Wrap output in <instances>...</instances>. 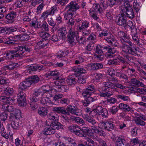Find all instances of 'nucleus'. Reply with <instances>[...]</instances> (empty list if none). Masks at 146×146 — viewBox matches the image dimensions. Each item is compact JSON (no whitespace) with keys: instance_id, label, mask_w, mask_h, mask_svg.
Returning <instances> with one entry per match:
<instances>
[{"instance_id":"f257e3e1","label":"nucleus","mask_w":146,"mask_h":146,"mask_svg":"<svg viewBox=\"0 0 146 146\" xmlns=\"http://www.w3.org/2000/svg\"><path fill=\"white\" fill-rule=\"evenodd\" d=\"M118 35L123 41L121 46L123 52L134 55L138 54L139 48L134 46L135 45L130 41L129 35L122 31L118 32Z\"/></svg>"},{"instance_id":"f03ea898","label":"nucleus","mask_w":146,"mask_h":146,"mask_svg":"<svg viewBox=\"0 0 146 146\" xmlns=\"http://www.w3.org/2000/svg\"><path fill=\"white\" fill-rule=\"evenodd\" d=\"M15 100L10 97L7 98L4 96L0 97V101L4 103L2 106L3 110L4 111H7L10 112L14 111L15 108L11 104Z\"/></svg>"},{"instance_id":"7ed1b4c3","label":"nucleus","mask_w":146,"mask_h":146,"mask_svg":"<svg viewBox=\"0 0 146 146\" xmlns=\"http://www.w3.org/2000/svg\"><path fill=\"white\" fill-rule=\"evenodd\" d=\"M94 91V87L92 85H89L82 93V95L84 97L87 98L85 100V101L88 102L89 104L93 101L96 100L97 98L96 97H93L90 96Z\"/></svg>"},{"instance_id":"20e7f679","label":"nucleus","mask_w":146,"mask_h":146,"mask_svg":"<svg viewBox=\"0 0 146 146\" xmlns=\"http://www.w3.org/2000/svg\"><path fill=\"white\" fill-rule=\"evenodd\" d=\"M128 2L124 5H122L120 7V12L123 13H125L127 16L129 18L132 19L135 16L134 14L130 4H128Z\"/></svg>"},{"instance_id":"39448f33","label":"nucleus","mask_w":146,"mask_h":146,"mask_svg":"<svg viewBox=\"0 0 146 146\" xmlns=\"http://www.w3.org/2000/svg\"><path fill=\"white\" fill-rule=\"evenodd\" d=\"M89 25V21L86 20L82 21L81 24L77 26V30L79 32H82L83 36H86L88 35L90 33V31L88 29Z\"/></svg>"},{"instance_id":"423d86ee","label":"nucleus","mask_w":146,"mask_h":146,"mask_svg":"<svg viewBox=\"0 0 146 146\" xmlns=\"http://www.w3.org/2000/svg\"><path fill=\"white\" fill-rule=\"evenodd\" d=\"M108 6L107 1L104 0H100V4L96 3L93 5V8L95 11L99 13H101Z\"/></svg>"},{"instance_id":"0eeeda50","label":"nucleus","mask_w":146,"mask_h":146,"mask_svg":"<svg viewBox=\"0 0 146 146\" xmlns=\"http://www.w3.org/2000/svg\"><path fill=\"white\" fill-rule=\"evenodd\" d=\"M115 21L119 25L125 27L126 24V16L124 14H119L117 16Z\"/></svg>"},{"instance_id":"6e6552de","label":"nucleus","mask_w":146,"mask_h":146,"mask_svg":"<svg viewBox=\"0 0 146 146\" xmlns=\"http://www.w3.org/2000/svg\"><path fill=\"white\" fill-rule=\"evenodd\" d=\"M80 7V6L75 2L72 1L67 5L65 9L68 10L74 13Z\"/></svg>"},{"instance_id":"1a4fd4ad","label":"nucleus","mask_w":146,"mask_h":146,"mask_svg":"<svg viewBox=\"0 0 146 146\" xmlns=\"http://www.w3.org/2000/svg\"><path fill=\"white\" fill-rule=\"evenodd\" d=\"M66 110L69 113L77 116H79L81 113L82 111L77 107L69 105L66 108Z\"/></svg>"},{"instance_id":"9d476101","label":"nucleus","mask_w":146,"mask_h":146,"mask_svg":"<svg viewBox=\"0 0 146 146\" xmlns=\"http://www.w3.org/2000/svg\"><path fill=\"white\" fill-rule=\"evenodd\" d=\"M16 48V47L15 50H8L5 52V54L8 59H12L15 57H20L19 54Z\"/></svg>"},{"instance_id":"9b49d317","label":"nucleus","mask_w":146,"mask_h":146,"mask_svg":"<svg viewBox=\"0 0 146 146\" xmlns=\"http://www.w3.org/2000/svg\"><path fill=\"white\" fill-rule=\"evenodd\" d=\"M103 67V64L101 63H94L88 64L86 66L85 68L90 70H96L101 69Z\"/></svg>"},{"instance_id":"f8f14e48","label":"nucleus","mask_w":146,"mask_h":146,"mask_svg":"<svg viewBox=\"0 0 146 146\" xmlns=\"http://www.w3.org/2000/svg\"><path fill=\"white\" fill-rule=\"evenodd\" d=\"M25 94L23 91H21L17 94L18 104L21 106H23L25 103Z\"/></svg>"},{"instance_id":"ddd939ff","label":"nucleus","mask_w":146,"mask_h":146,"mask_svg":"<svg viewBox=\"0 0 146 146\" xmlns=\"http://www.w3.org/2000/svg\"><path fill=\"white\" fill-rule=\"evenodd\" d=\"M47 125H50V126L45 128L42 131L43 133L45 135H50L54 134L56 132L53 127V125L51 122L50 124H48Z\"/></svg>"},{"instance_id":"4468645a","label":"nucleus","mask_w":146,"mask_h":146,"mask_svg":"<svg viewBox=\"0 0 146 146\" xmlns=\"http://www.w3.org/2000/svg\"><path fill=\"white\" fill-rule=\"evenodd\" d=\"M16 49L19 54L20 57L23 56L25 51L29 52L30 51V48L27 46H18L16 47Z\"/></svg>"},{"instance_id":"2eb2a0df","label":"nucleus","mask_w":146,"mask_h":146,"mask_svg":"<svg viewBox=\"0 0 146 146\" xmlns=\"http://www.w3.org/2000/svg\"><path fill=\"white\" fill-rule=\"evenodd\" d=\"M68 129L70 132L80 136V128L79 126L76 125H72L69 126Z\"/></svg>"},{"instance_id":"dca6fc26","label":"nucleus","mask_w":146,"mask_h":146,"mask_svg":"<svg viewBox=\"0 0 146 146\" xmlns=\"http://www.w3.org/2000/svg\"><path fill=\"white\" fill-rule=\"evenodd\" d=\"M58 34L60 38L64 39L65 38L67 34L66 28L64 27H62L59 29L58 31Z\"/></svg>"},{"instance_id":"f3484780","label":"nucleus","mask_w":146,"mask_h":146,"mask_svg":"<svg viewBox=\"0 0 146 146\" xmlns=\"http://www.w3.org/2000/svg\"><path fill=\"white\" fill-rule=\"evenodd\" d=\"M46 75L47 77L51 76L53 80H56L59 78L60 73L57 70H55L49 72L46 74Z\"/></svg>"},{"instance_id":"a211bd4d","label":"nucleus","mask_w":146,"mask_h":146,"mask_svg":"<svg viewBox=\"0 0 146 146\" xmlns=\"http://www.w3.org/2000/svg\"><path fill=\"white\" fill-rule=\"evenodd\" d=\"M44 90L43 91L42 96L48 98L52 97V90L48 86H44Z\"/></svg>"},{"instance_id":"6ab92c4d","label":"nucleus","mask_w":146,"mask_h":146,"mask_svg":"<svg viewBox=\"0 0 146 146\" xmlns=\"http://www.w3.org/2000/svg\"><path fill=\"white\" fill-rule=\"evenodd\" d=\"M77 79V77L75 74L70 75L67 78L66 82L68 84L72 85L76 84Z\"/></svg>"},{"instance_id":"aec40b11","label":"nucleus","mask_w":146,"mask_h":146,"mask_svg":"<svg viewBox=\"0 0 146 146\" xmlns=\"http://www.w3.org/2000/svg\"><path fill=\"white\" fill-rule=\"evenodd\" d=\"M146 120V117L143 115H140L139 117H136L134 119V121L136 124L137 125L141 126H144L145 125V122L142 120Z\"/></svg>"},{"instance_id":"412c9836","label":"nucleus","mask_w":146,"mask_h":146,"mask_svg":"<svg viewBox=\"0 0 146 146\" xmlns=\"http://www.w3.org/2000/svg\"><path fill=\"white\" fill-rule=\"evenodd\" d=\"M30 99L31 100L30 105L31 109L33 110L36 109L37 108L38 106L36 102L38 100V99L33 96L30 97Z\"/></svg>"},{"instance_id":"4be33fe9","label":"nucleus","mask_w":146,"mask_h":146,"mask_svg":"<svg viewBox=\"0 0 146 146\" xmlns=\"http://www.w3.org/2000/svg\"><path fill=\"white\" fill-rule=\"evenodd\" d=\"M118 108L120 109L125 112L130 111L132 112L133 111V110L131 107L126 104L123 103H120L119 105Z\"/></svg>"},{"instance_id":"5701e85b","label":"nucleus","mask_w":146,"mask_h":146,"mask_svg":"<svg viewBox=\"0 0 146 146\" xmlns=\"http://www.w3.org/2000/svg\"><path fill=\"white\" fill-rule=\"evenodd\" d=\"M31 83L27 80L21 82L19 85V89L22 90H26L31 86Z\"/></svg>"},{"instance_id":"b1692460","label":"nucleus","mask_w":146,"mask_h":146,"mask_svg":"<svg viewBox=\"0 0 146 146\" xmlns=\"http://www.w3.org/2000/svg\"><path fill=\"white\" fill-rule=\"evenodd\" d=\"M78 33L77 32H74V33L68 35V38L70 43L71 44L73 43L74 42V38L76 40L78 38Z\"/></svg>"},{"instance_id":"393cba45","label":"nucleus","mask_w":146,"mask_h":146,"mask_svg":"<svg viewBox=\"0 0 146 146\" xmlns=\"http://www.w3.org/2000/svg\"><path fill=\"white\" fill-rule=\"evenodd\" d=\"M103 84L106 87L113 89L117 92H119V89L115 88V84L111 82H104Z\"/></svg>"},{"instance_id":"a878e982","label":"nucleus","mask_w":146,"mask_h":146,"mask_svg":"<svg viewBox=\"0 0 146 146\" xmlns=\"http://www.w3.org/2000/svg\"><path fill=\"white\" fill-rule=\"evenodd\" d=\"M90 129L88 127H83L80 128V137H86Z\"/></svg>"},{"instance_id":"bb28decb","label":"nucleus","mask_w":146,"mask_h":146,"mask_svg":"<svg viewBox=\"0 0 146 146\" xmlns=\"http://www.w3.org/2000/svg\"><path fill=\"white\" fill-rule=\"evenodd\" d=\"M102 125L104 128L107 130L110 131L111 129H112L114 127L112 123L110 121H106L101 123Z\"/></svg>"},{"instance_id":"cd10ccee","label":"nucleus","mask_w":146,"mask_h":146,"mask_svg":"<svg viewBox=\"0 0 146 146\" xmlns=\"http://www.w3.org/2000/svg\"><path fill=\"white\" fill-rule=\"evenodd\" d=\"M10 120L12 128L15 129H18L20 128V125L19 123L16 120H15V118L13 117H10Z\"/></svg>"},{"instance_id":"c85d7f7f","label":"nucleus","mask_w":146,"mask_h":146,"mask_svg":"<svg viewBox=\"0 0 146 146\" xmlns=\"http://www.w3.org/2000/svg\"><path fill=\"white\" fill-rule=\"evenodd\" d=\"M16 13L14 12H11L9 13L6 16V19L8 20L7 21L9 23H12L15 17Z\"/></svg>"},{"instance_id":"c756f323","label":"nucleus","mask_w":146,"mask_h":146,"mask_svg":"<svg viewBox=\"0 0 146 146\" xmlns=\"http://www.w3.org/2000/svg\"><path fill=\"white\" fill-rule=\"evenodd\" d=\"M48 110L44 107L40 108L38 109V113L41 116H44L48 113Z\"/></svg>"},{"instance_id":"7c9ffc66","label":"nucleus","mask_w":146,"mask_h":146,"mask_svg":"<svg viewBox=\"0 0 146 146\" xmlns=\"http://www.w3.org/2000/svg\"><path fill=\"white\" fill-rule=\"evenodd\" d=\"M40 102L42 105L46 106H49L50 104H52V102L49 98L44 96L41 98Z\"/></svg>"},{"instance_id":"2f4dec72","label":"nucleus","mask_w":146,"mask_h":146,"mask_svg":"<svg viewBox=\"0 0 146 146\" xmlns=\"http://www.w3.org/2000/svg\"><path fill=\"white\" fill-rule=\"evenodd\" d=\"M48 42V40H44L41 39L37 42V45L38 46V48L40 49L49 45Z\"/></svg>"},{"instance_id":"473e14b6","label":"nucleus","mask_w":146,"mask_h":146,"mask_svg":"<svg viewBox=\"0 0 146 146\" xmlns=\"http://www.w3.org/2000/svg\"><path fill=\"white\" fill-rule=\"evenodd\" d=\"M52 111L58 114L66 113V110L63 107H55L52 108Z\"/></svg>"},{"instance_id":"72a5a7b5","label":"nucleus","mask_w":146,"mask_h":146,"mask_svg":"<svg viewBox=\"0 0 146 146\" xmlns=\"http://www.w3.org/2000/svg\"><path fill=\"white\" fill-rule=\"evenodd\" d=\"M20 65L18 63L10 62L8 65L5 66L6 69L10 70L16 68Z\"/></svg>"},{"instance_id":"f704fd0d","label":"nucleus","mask_w":146,"mask_h":146,"mask_svg":"<svg viewBox=\"0 0 146 146\" xmlns=\"http://www.w3.org/2000/svg\"><path fill=\"white\" fill-rule=\"evenodd\" d=\"M137 29H134L133 31H131V34L134 42L138 44L139 43V39L137 35Z\"/></svg>"},{"instance_id":"c9c22d12","label":"nucleus","mask_w":146,"mask_h":146,"mask_svg":"<svg viewBox=\"0 0 146 146\" xmlns=\"http://www.w3.org/2000/svg\"><path fill=\"white\" fill-rule=\"evenodd\" d=\"M107 48L106 46L98 45L96 46L95 52L97 53L101 54L103 52H105V49Z\"/></svg>"},{"instance_id":"e433bc0d","label":"nucleus","mask_w":146,"mask_h":146,"mask_svg":"<svg viewBox=\"0 0 146 146\" xmlns=\"http://www.w3.org/2000/svg\"><path fill=\"white\" fill-rule=\"evenodd\" d=\"M37 65H28L26 67V69L27 71V72L31 74L33 72L37 70Z\"/></svg>"},{"instance_id":"4c0bfd02","label":"nucleus","mask_w":146,"mask_h":146,"mask_svg":"<svg viewBox=\"0 0 146 146\" xmlns=\"http://www.w3.org/2000/svg\"><path fill=\"white\" fill-rule=\"evenodd\" d=\"M125 140L123 137L119 136L116 138L115 145L116 146H122L124 145Z\"/></svg>"},{"instance_id":"58836bf2","label":"nucleus","mask_w":146,"mask_h":146,"mask_svg":"<svg viewBox=\"0 0 146 146\" xmlns=\"http://www.w3.org/2000/svg\"><path fill=\"white\" fill-rule=\"evenodd\" d=\"M27 80L30 83L31 85L33 83H37L39 80V78L37 76L34 75L30 77L29 79Z\"/></svg>"},{"instance_id":"ea45409f","label":"nucleus","mask_w":146,"mask_h":146,"mask_svg":"<svg viewBox=\"0 0 146 146\" xmlns=\"http://www.w3.org/2000/svg\"><path fill=\"white\" fill-rule=\"evenodd\" d=\"M44 86H42L41 88L39 89H36L34 90L33 95L36 96L40 95L42 96L43 90H44Z\"/></svg>"},{"instance_id":"a19ab883","label":"nucleus","mask_w":146,"mask_h":146,"mask_svg":"<svg viewBox=\"0 0 146 146\" xmlns=\"http://www.w3.org/2000/svg\"><path fill=\"white\" fill-rule=\"evenodd\" d=\"M89 13L90 17H92L94 20L100 23L101 22V20L99 19L95 11L93 10H90Z\"/></svg>"},{"instance_id":"79ce46f5","label":"nucleus","mask_w":146,"mask_h":146,"mask_svg":"<svg viewBox=\"0 0 146 146\" xmlns=\"http://www.w3.org/2000/svg\"><path fill=\"white\" fill-rule=\"evenodd\" d=\"M131 82L133 85L135 86L138 87L140 86L142 87L144 86L143 83L140 82L135 78H132L131 80Z\"/></svg>"},{"instance_id":"37998d69","label":"nucleus","mask_w":146,"mask_h":146,"mask_svg":"<svg viewBox=\"0 0 146 146\" xmlns=\"http://www.w3.org/2000/svg\"><path fill=\"white\" fill-rule=\"evenodd\" d=\"M87 41L92 44L95 43L97 41L96 36L93 33H91L87 38Z\"/></svg>"},{"instance_id":"c03bdc74","label":"nucleus","mask_w":146,"mask_h":146,"mask_svg":"<svg viewBox=\"0 0 146 146\" xmlns=\"http://www.w3.org/2000/svg\"><path fill=\"white\" fill-rule=\"evenodd\" d=\"M51 123L55 131L56 129L58 130L60 129H63L64 128L63 125L60 123L54 121L52 122Z\"/></svg>"},{"instance_id":"a18cd8bd","label":"nucleus","mask_w":146,"mask_h":146,"mask_svg":"<svg viewBox=\"0 0 146 146\" xmlns=\"http://www.w3.org/2000/svg\"><path fill=\"white\" fill-rule=\"evenodd\" d=\"M123 0H109V5L110 6L114 5H119L122 4Z\"/></svg>"},{"instance_id":"49530a36","label":"nucleus","mask_w":146,"mask_h":146,"mask_svg":"<svg viewBox=\"0 0 146 146\" xmlns=\"http://www.w3.org/2000/svg\"><path fill=\"white\" fill-rule=\"evenodd\" d=\"M39 35L42 38V39L44 40H48L50 37V35L45 32H41L40 33Z\"/></svg>"},{"instance_id":"de8ad7c7","label":"nucleus","mask_w":146,"mask_h":146,"mask_svg":"<svg viewBox=\"0 0 146 146\" xmlns=\"http://www.w3.org/2000/svg\"><path fill=\"white\" fill-rule=\"evenodd\" d=\"M14 115L13 116L11 117H14L15 119H19L21 117V112L20 110L18 109H15L14 111L13 112Z\"/></svg>"},{"instance_id":"09e8293b","label":"nucleus","mask_w":146,"mask_h":146,"mask_svg":"<svg viewBox=\"0 0 146 146\" xmlns=\"http://www.w3.org/2000/svg\"><path fill=\"white\" fill-rule=\"evenodd\" d=\"M68 53V51L66 50V51H60L58 52V54L56 55V57L58 59L65 57Z\"/></svg>"},{"instance_id":"8fccbe9b","label":"nucleus","mask_w":146,"mask_h":146,"mask_svg":"<svg viewBox=\"0 0 146 146\" xmlns=\"http://www.w3.org/2000/svg\"><path fill=\"white\" fill-rule=\"evenodd\" d=\"M73 70L76 72L77 74L79 75L84 74L86 72V70L84 68L81 67L78 68L77 69L76 68H73Z\"/></svg>"},{"instance_id":"3c124183","label":"nucleus","mask_w":146,"mask_h":146,"mask_svg":"<svg viewBox=\"0 0 146 146\" xmlns=\"http://www.w3.org/2000/svg\"><path fill=\"white\" fill-rule=\"evenodd\" d=\"M67 13L64 14V17L65 20H68L72 18V16L74 13L69 10H67Z\"/></svg>"},{"instance_id":"603ef678","label":"nucleus","mask_w":146,"mask_h":146,"mask_svg":"<svg viewBox=\"0 0 146 146\" xmlns=\"http://www.w3.org/2000/svg\"><path fill=\"white\" fill-rule=\"evenodd\" d=\"M116 96L118 99H121L125 101H130V100L128 96L123 94H117Z\"/></svg>"},{"instance_id":"864d4df0","label":"nucleus","mask_w":146,"mask_h":146,"mask_svg":"<svg viewBox=\"0 0 146 146\" xmlns=\"http://www.w3.org/2000/svg\"><path fill=\"white\" fill-rule=\"evenodd\" d=\"M57 116V115L56 114L53 115L52 113H50L48 115V120H46V123H48L49 120L55 121L57 120L58 118Z\"/></svg>"},{"instance_id":"5fc2aeb1","label":"nucleus","mask_w":146,"mask_h":146,"mask_svg":"<svg viewBox=\"0 0 146 146\" xmlns=\"http://www.w3.org/2000/svg\"><path fill=\"white\" fill-rule=\"evenodd\" d=\"M114 11L113 9H110L106 11V16L107 18L109 19H111L114 13Z\"/></svg>"},{"instance_id":"6e6d98bb","label":"nucleus","mask_w":146,"mask_h":146,"mask_svg":"<svg viewBox=\"0 0 146 146\" xmlns=\"http://www.w3.org/2000/svg\"><path fill=\"white\" fill-rule=\"evenodd\" d=\"M53 1L56 5L59 4L63 6L67 3L68 0H53Z\"/></svg>"},{"instance_id":"4d7b16f0","label":"nucleus","mask_w":146,"mask_h":146,"mask_svg":"<svg viewBox=\"0 0 146 146\" xmlns=\"http://www.w3.org/2000/svg\"><path fill=\"white\" fill-rule=\"evenodd\" d=\"M68 89V87L67 85L61 84L58 88V92H66Z\"/></svg>"},{"instance_id":"13d9d810","label":"nucleus","mask_w":146,"mask_h":146,"mask_svg":"<svg viewBox=\"0 0 146 146\" xmlns=\"http://www.w3.org/2000/svg\"><path fill=\"white\" fill-rule=\"evenodd\" d=\"M87 135L93 139H96L97 137V135L95 132L94 131L91 129H90V130L89 132Z\"/></svg>"},{"instance_id":"bf43d9fd","label":"nucleus","mask_w":146,"mask_h":146,"mask_svg":"<svg viewBox=\"0 0 146 146\" xmlns=\"http://www.w3.org/2000/svg\"><path fill=\"white\" fill-rule=\"evenodd\" d=\"M74 120L78 124L83 125L85 124V122L82 118L79 117H74Z\"/></svg>"},{"instance_id":"052dcab7","label":"nucleus","mask_w":146,"mask_h":146,"mask_svg":"<svg viewBox=\"0 0 146 146\" xmlns=\"http://www.w3.org/2000/svg\"><path fill=\"white\" fill-rule=\"evenodd\" d=\"M50 15H53L55 13H57L58 11L57 8L55 7H52L48 10H47Z\"/></svg>"},{"instance_id":"680f3d73","label":"nucleus","mask_w":146,"mask_h":146,"mask_svg":"<svg viewBox=\"0 0 146 146\" xmlns=\"http://www.w3.org/2000/svg\"><path fill=\"white\" fill-rule=\"evenodd\" d=\"M100 115H101L104 118H106L108 117V111L105 108H104L100 110Z\"/></svg>"},{"instance_id":"e2e57ef3","label":"nucleus","mask_w":146,"mask_h":146,"mask_svg":"<svg viewBox=\"0 0 146 146\" xmlns=\"http://www.w3.org/2000/svg\"><path fill=\"white\" fill-rule=\"evenodd\" d=\"M49 15H50L48 13V12L46 10L42 13L40 19L45 21L47 19Z\"/></svg>"},{"instance_id":"0e129e2a","label":"nucleus","mask_w":146,"mask_h":146,"mask_svg":"<svg viewBox=\"0 0 146 146\" xmlns=\"http://www.w3.org/2000/svg\"><path fill=\"white\" fill-rule=\"evenodd\" d=\"M4 92L5 94L6 95H11L13 93V90L12 88L7 87Z\"/></svg>"},{"instance_id":"69168bd1","label":"nucleus","mask_w":146,"mask_h":146,"mask_svg":"<svg viewBox=\"0 0 146 146\" xmlns=\"http://www.w3.org/2000/svg\"><path fill=\"white\" fill-rule=\"evenodd\" d=\"M90 114L91 116L96 117H98L100 115V113L98 112V110L97 109H94L91 111Z\"/></svg>"},{"instance_id":"338daca9","label":"nucleus","mask_w":146,"mask_h":146,"mask_svg":"<svg viewBox=\"0 0 146 146\" xmlns=\"http://www.w3.org/2000/svg\"><path fill=\"white\" fill-rule=\"evenodd\" d=\"M8 114L5 111L1 113L0 115V119L1 121H5L7 119V117Z\"/></svg>"},{"instance_id":"774afa93","label":"nucleus","mask_w":146,"mask_h":146,"mask_svg":"<svg viewBox=\"0 0 146 146\" xmlns=\"http://www.w3.org/2000/svg\"><path fill=\"white\" fill-rule=\"evenodd\" d=\"M40 27L42 30L45 31H49L48 25L45 21L43 23L42 25L40 26Z\"/></svg>"}]
</instances>
